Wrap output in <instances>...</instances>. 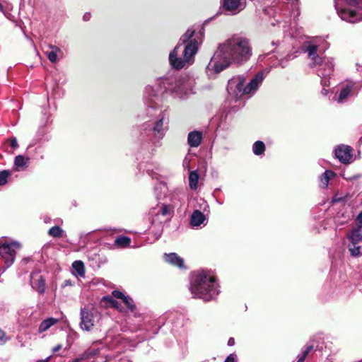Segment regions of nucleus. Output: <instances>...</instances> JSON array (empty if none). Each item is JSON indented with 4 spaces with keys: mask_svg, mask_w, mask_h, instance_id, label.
<instances>
[{
    "mask_svg": "<svg viewBox=\"0 0 362 362\" xmlns=\"http://www.w3.org/2000/svg\"><path fill=\"white\" fill-rule=\"evenodd\" d=\"M64 230L58 226H54L49 229L48 235L53 238H61L63 236Z\"/></svg>",
    "mask_w": 362,
    "mask_h": 362,
    "instance_id": "nucleus-30",
    "label": "nucleus"
},
{
    "mask_svg": "<svg viewBox=\"0 0 362 362\" xmlns=\"http://www.w3.org/2000/svg\"><path fill=\"white\" fill-rule=\"evenodd\" d=\"M131 238L127 236L120 235L115 238L114 245L117 248H125L129 245Z\"/></svg>",
    "mask_w": 362,
    "mask_h": 362,
    "instance_id": "nucleus-22",
    "label": "nucleus"
},
{
    "mask_svg": "<svg viewBox=\"0 0 362 362\" xmlns=\"http://www.w3.org/2000/svg\"><path fill=\"white\" fill-rule=\"evenodd\" d=\"M302 51L308 54L310 61V66L316 69L317 74L322 78V84L327 85V76H331L334 71V59L321 57L317 54L318 44L316 41H307L302 45Z\"/></svg>",
    "mask_w": 362,
    "mask_h": 362,
    "instance_id": "nucleus-5",
    "label": "nucleus"
},
{
    "mask_svg": "<svg viewBox=\"0 0 362 362\" xmlns=\"http://www.w3.org/2000/svg\"><path fill=\"white\" fill-rule=\"evenodd\" d=\"M359 90L360 86L356 82L347 81L340 86L339 94L334 97V100L338 103H346L349 97L357 95Z\"/></svg>",
    "mask_w": 362,
    "mask_h": 362,
    "instance_id": "nucleus-9",
    "label": "nucleus"
},
{
    "mask_svg": "<svg viewBox=\"0 0 362 362\" xmlns=\"http://www.w3.org/2000/svg\"><path fill=\"white\" fill-rule=\"evenodd\" d=\"M112 294L114 298H117V299H121L122 300L126 296L125 294H124L122 292H121L120 291H118V290L113 291Z\"/></svg>",
    "mask_w": 362,
    "mask_h": 362,
    "instance_id": "nucleus-37",
    "label": "nucleus"
},
{
    "mask_svg": "<svg viewBox=\"0 0 362 362\" xmlns=\"http://www.w3.org/2000/svg\"><path fill=\"white\" fill-rule=\"evenodd\" d=\"M123 303L126 305L127 310L134 313L136 310L134 300L129 296H126L122 300Z\"/></svg>",
    "mask_w": 362,
    "mask_h": 362,
    "instance_id": "nucleus-28",
    "label": "nucleus"
},
{
    "mask_svg": "<svg viewBox=\"0 0 362 362\" xmlns=\"http://www.w3.org/2000/svg\"><path fill=\"white\" fill-rule=\"evenodd\" d=\"M339 199H334V202H338Z\"/></svg>",
    "mask_w": 362,
    "mask_h": 362,
    "instance_id": "nucleus-54",
    "label": "nucleus"
},
{
    "mask_svg": "<svg viewBox=\"0 0 362 362\" xmlns=\"http://www.w3.org/2000/svg\"><path fill=\"white\" fill-rule=\"evenodd\" d=\"M82 360L81 359L80 356H78L77 358L69 361V362H81Z\"/></svg>",
    "mask_w": 362,
    "mask_h": 362,
    "instance_id": "nucleus-49",
    "label": "nucleus"
},
{
    "mask_svg": "<svg viewBox=\"0 0 362 362\" xmlns=\"http://www.w3.org/2000/svg\"><path fill=\"white\" fill-rule=\"evenodd\" d=\"M347 238L351 244L362 243V228L356 226L350 231Z\"/></svg>",
    "mask_w": 362,
    "mask_h": 362,
    "instance_id": "nucleus-18",
    "label": "nucleus"
},
{
    "mask_svg": "<svg viewBox=\"0 0 362 362\" xmlns=\"http://www.w3.org/2000/svg\"><path fill=\"white\" fill-rule=\"evenodd\" d=\"M224 362H237V356L231 354L226 358Z\"/></svg>",
    "mask_w": 362,
    "mask_h": 362,
    "instance_id": "nucleus-40",
    "label": "nucleus"
},
{
    "mask_svg": "<svg viewBox=\"0 0 362 362\" xmlns=\"http://www.w3.org/2000/svg\"><path fill=\"white\" fill-rule=\"evenodd\" d=\"M274 51L264 52L259 55L258 61L264 62L267 65L272 67L281 66L286 67V62L296 56L287 54L284 58L273 54Z\"/></svg>",
    "mask_w": 362,
    "mask_h": 362,
    "instance_id": "nucleus-11",
    "label": "nucleus"
},
{
    "mask_svg": "<svg viewBox=\"0 0 362 362\" xmlns=\"http://www.w3.org/2000/svg\"><path fill=\"white\" fill-rule=\"evenodd\" d=\"M252 152L255 156H262L264 154L266 151V146L262 141H256L252 144Z\"/></svg>",
    "mask_w": 362,
    "mask_h": 362,
    "instance_id": "nucleus-23",
    "label": "nucleus"
},
{
    "mask_svg": "<svg viewBox=\"0 0 362 362\" xmlns=\"http://www.w3.org/2000/svg\"><path fill=\"white\" fill-rule=\"evenodd\" d=\"M150 171H151V170H150L149 168L146 169V172H147V173H148L149 175L152 176V175L151 174Z\"/></svg>",
    "mask_w": 362,
    "mask_h": 362,
    "instance_id": "nucleus-52",
    "label": "nucleus"
},
{
    "mask_svg": "<svg viewBox=\"0 0 362 362\" xmlns=\"http://www.w3.org/2000/svg\"><path fill=\"white\" fill-rule=\"evenodd\" d=\"M172 317L176 318V322H175V325H174L175 328L183 325V317L180 314H173Z\"/></svg>",
    "mask_w": 362,
    "mask_h": 362,
    "instance_id": "nucleus-36",
    "label": "nucleus"
},
{
    "mask_svg": "<svg viewBox=\"0 0 362 362\" xmlns=\"http://www.w3.org/2000/svg\"><path fill=\"white\" fill-rule=\"evenodd\" d=\"M30 158L22 155L15 157L14 166L17 171L25 170L28 167Z\"/></svg>",
    "mask_w": 362,
    "mask_h": 362,
    "instance_id": "nucleus-20",
    "label": "nucleus"
},
{
    "mask_svg": "<svg viewBox=\"0 0 362 362\" xmlns=\"http://www.w3.org/2000/svg\"><path fill=\"white\" fill-rule=\"evenodd\" d=\"M30 284L33 289L38 293H45L46 288L45 279L40 271H33L30 274Z\"/></svg>",
    "mask_w": 362,
    "mask_h": 362,
    "instance_id": "nucleus-13",
    "label": "nucleus"
},
{
    "mask_svg": "<svg viewBox=\"0 0 362 362\" xmlns=\"http://www.w3.org/2000/svg\"><path fill=\"white\" fill-rule=\"evenodd\" d=\"M349 250L352 256L357 257L362 255V244H349Z\"/></svg>",
    "mask_w": 362,
    "mask_h": 362,
    "instance_id": "nucleus-27",
    "label": "nucleus"
},
{
    "mask_svg": "<svg viewBox=\"0 0 362 362\" xmlns=\"http://www.w3.org/2000/svg\"><path fill=\"white\" fill-rule=\"evenodd\" d=\"M129 362H132V361H129Z\"/></svg>",
    "mask_w": 362,
    "mask_h": 362,
    "instance_id": "nucleus-55",
    "label": "nucleus"
},
{
    "mask_svg": "<svg viewBox=\"0 0 362 362\" xmlns=\"http://www.w3.org/2000/svg\"><path fill=\"white\" fill-rule=\"evenodd\" d=\"M327 85H323L322 83L321 82V85L322 86L323 88L322 90V94L324 95H326L327 93H328V90L325 88V87H327L329 86V78H330V76H327Z\"/></svg>",
    "mask_w": 362,
    "mask_h": 362,
    "instance_id": "nucleus-38",
    "label": "nucleus"
},
{
    "mask_svg": "<svg viewBox=\"0 0 362 362\" xmlns=\"http://www.w3.org/2000/svg\"><path fill=\"white\" fill-rule=\"evenodd\" d=\"M71 285H72V281H71L70 279H66V280L63 282V284H62V286L63 288H64V287H66V286H71Z\"/></svg>",
    "mask_w": 362,
    "mask_h": 362,
    "instance_id": "nucleus-43",
    "label": "nucleus"
},
{
    "mask_svg": "<svg viewBox=\"0 0 362 362\" xmlns=\"http://www.w3.org/2000/svg\"><path fill=\"white\" fill-rule=\"evenodd\" d=\"M356 221V226L362 228V211L357 216Z\"/></svg>",
    "mask_w": 362,
    "mask_h": 362,
    "instance_id": "nucleus-41",
    "label": "nucleus"
},
{
    "mask_svg": "<svg viewBox=\"0 0 362 362\" xmlns=\"http://www.w3.org/2000/svg\"><path fill=\"white\" fill-rule=\"evenodd\" d=\"M6 334L4 331L0 329V344H4L6 342Z\"/></svg>",
    "mask_w": 362,
    "mask_h": 362,
    "instance_id": "nucleus-42",
    "label": "nucleus"
},
{
    "mask_svg": "<svg viewBox=\"0 0 362 362\" xmlns=\"http://www.w3.org/2000/svg\"><path fill=\"white\" fill-rule=\"evenodd\" d=\"M194 30L188 29L180 38L177 45L169 54L170 66L179 70L192 65L194 62L199 45L195 39H192Z\"/></svg>",
    "mask_w": 362,
    "mask_h": 362,
    "instance_id": "nucleus-4",
    "label": "nucleus"
},
{
    "mask_svg": "<svg viewBox=\"0 0 362 362\" xmlns=\"http://www.w3.org/2000/svg\"><path fill=\"white\" fill-rule=\"evenodd\" d=\"M264 78V73L260 71L245 85L246 81L243 76H234L228 82L227 91L235 100L245 95L254 94L262 83Z\"/></svg>",
    "mask_w": 362,
    "mask_h": 362,
    "instance_id": "nucleus-6",
    "label": "nucleus"
},
{
    "mask_svg": "<svg viewBox=\"0 0 362 362\" xmlns=\"http://www.w3.org/2000/svg\"><path fill=\"white\" fill-rule=\"evenodd\" d=\"M62 348V346L61 344H58V345L55 346L54 347H53L52 351H53V353H56L58 351H59Z\"/></svg>",
    "mask_w": 362,
    "mask_h": 362,
    "instance_id": "nucleus-44",
    "label": "nucleus"
},
{
    "mask_svg": "<svg viewBox=\"0 0 362 362\" xmlns=\"http://www.w3.org/2000/svg\"><path fill=\"white\" fill-rule=\"evenodd\" d=\"M192 81L188 76L171 75L159 78L153 86L146 87L145 109L141 117L148 119L139 127L141 141H151L156 148L161 146L169 127V115L160 105L161 96L166 93L182 98L192 90Z\"/></svg>",
    "mask_w": 362,
    "mask_h": 362,
    "instance_id": "nucleus-1",
    "label": "nucleus"
},
{
    "mask_svg": "<svg viewBox=\"0 0 362 362\" xmlns=\"http://www.w3.org/2000/svg\"><path fill=\"white\" fill-rule=\"evenodd\" d=\"M313 346H308L298 356V361L296 362H304L308 354L313 350Z\"/></svg>",
    "mask_w": 362,
    "mask_h": 362,
    "instance_id": "nucleus-32",
    "label": "nucleus"
},
{
    "mask_svg": "<svg viewBox=\"0 0 362 362\" xmlns=\"http://www.w3.org/2000/svg\"><path fill=\"white\" fill-rule=\"evenodd\" d=\"M51 48V51L46 52V55L52 63H54L57 61V53L60 52V49L56 46H52Z\"/></svg>",
    "mask_w": 362,
    "mask_h": 362,
    "instance_id": "nucleus-29",
    "label": "nucleus"
},
{
    "mask_svg": "<svg viewBox=\"0 0 362 362\" xmlns=\"http://www.w3.org/2000/svg\"><path fill=\"white\" fill-rule=\"evenodd\" d=\"M102 300L109 303L114 308H119V302L114 299L112 296H105L103 297Z\"/></svg>",
    "mask_w": 362,
    "mask_h": 362,
    "instance_id": "nucleus-35",
    "label": "nucleus"
},
{
    "mask_svg": "<svg viewBox=\"0 0 362 362\" xmlns=\"http://www.w3.org/2000/svg\"><path fill=\"white\" fill-rule=\"evenodd\" d=\"M313 346H308L298 356V361L296 362H304L308 354L313 350Z\"/></svg>",
    "mask_w": 362,
    "mask_h": 362,
    "instance_id": "nucleus-33",
    "label": "nucleus"
},
{
    "mask_svg": "<svg viewBox=\"0 0 362 362\" xmlns=\"http://www.w3.org/2000/svg\"><path fill=\"white\" fill-rule=\"evenodd\" d=\"M97 317L98 311L96 310L87 307L81 308L80 310V328L83 331H91L95 326Z\"/></svg>",
    "mask_w": 362,
    "mask_h": 362,
    "instance_id": "nucleus-10",
    "label": "nucleus"
},
{
    "mask_svg": "<svg viewBox=\"0 0 362 362\" xmlns=\"http://www.w3.org/2000/svg\"><path fill=\"white\" fill-rule=\"evenodd\" d=\"M206 221L205 215L199 210H195L191 215L190 224L193 227L200 226Z\"/></svg>",
    "mask_w": 362,
    "mask_h": 362,
    "instance_id": "nucleus-19",
    "label": "nucleus"
},
{
    "mask_svg": "<svg viewBox=\"0 0 362 362\" xmlns=\"http://www.w3.org/2000/svg\"><path fill=\"white\" fill-rule=\"evenodd\" d=\"M170 212V209L168 205H163L160 208H158L156 209V216L153 218V219L151 221V226L150 227L149 230H153V226H155L156 227V238H158L162 233L163 227H162V221H159L157 223V219L160 216H167Z\"/></svg>",
    "mask_w": 362,
    "mask_h": 362,
    "instance_id": "nucleus-15",
    "label": "nucleus"
},
{
    "mask_svg": "<svg viewBox=\"0 0 362 362\" xmlns=\"http://www.w3.org/2000/svg\"><path fill=\"white\" fill-rule=\"evenodd\" d=\"M11 173L9 170H4L0 171V185H5L8 182V178Z\"/></svg>",
    "mask_w": 362,
    "mask_h": 362,
    "instance_id": "nucleus-34",
    "label": "nucleus"
},
{
    "mask_svg": "<svg viewBox=\"0 0 362 362\" xmlns=\"http://www.w3.org/2000/svg\"><path fill=\"white\" fill-rule=\"evenodd\" d=\"M252 55L250 40L240 35H233L218 45L205 72L209 78H215L232 64L241 65L247 62Z\"/></svg>",
    "mask_w": 362,
    "mask_h": 362,
    "instance_id": "nucleus-2",
    "label": "nucleus"
},
{
    "mask_svg": "<svg viewBox=\"0 0 362 362\" xmlns=\"http://www.w3.org/2000/svg\"><path fill=\"white\" fill-rule=\"evenodd\" d=\"M98 352L99 351L98 349H88L86 351H84L82 354L79 355V356L81 359L83 361L93 357L94 356L98 354Z\"/></svg>",
    "mask_w": 362,
    "mask_h": 362,
    "instance_id": "nucleus-31",
    "label": "nucleus"
},
{
    "mask_svg": "<svg viewBox=\"0 0 362 362\" xmlns=\"http://www.w3.org/2000/svg\"><path fill=\"white\" fill-rule=\"evenodd\" d=\"M272 46H275V45H276V42H272Z\"/></svg>",
    "mask_w": 362,
    "mask_h": 362,
    "instance_id": "nucleus-53",
    "label": "nucleus"
},
{
    "mask_svg": "<svg viewBox=\"0 0 362 362\" xmlns=\"http://www.w3.org/2000/svg\"><path fill=\"white\" fill-rule=\"evenodd\" d=\"M0 11L4 14L5 16L7 17V14L5 12L4 8H3V6L1 5V4H0Z\"/></svg>",
    "mask_w": 362,
    "mask_h": 362,
    "instance_id": "nucleus-50",
    "label": "nucleus"
},
{
    "mask_svg": "<svg viewBox=\"0 0 362 362\" xmlns=\"http://www.w3.org/2000/svg\"><path fill=\"white\" fill-rule=\"evenodd\" d=\"M203 134L200 131L194 130L190 132L187 136V144L190 147H198L202 141Z\"/></svg>",
    "mask_w": 362,
    "mask_h": 362,
    "instance_id": "nucleus-16",
    "label": "nucleus"
},
{
    "mask_svg": "<svg viewBox=\"0 0 362 362\" xmlns=\"http://www.w3.org/2000/svg\"><path fill=\"white\" fill-rule=\"evenodd\" d=\"M273 10V7L267 8L264 9V12L267 15H270V11Z\"/></svg>",
    "mask_w": 362,
    "mask_h": 362,
    "instance_id": "nucleus-47",
    "label": "nucleus"
},
{
    "mask_svg": "<svg viewBox=\"0 0 362 362\" xmlns=\"http://www.w3.org/2000/svg\"><path fill=\"white\" fill-rule=\"evenodd\" d=\"M164 260L170 264L177 267L179 268L184 267V260L176 253L172 252L169 254H164Z\"/></svg>",
    "mask_w": 362,
    "mask_h": 362,
    "instance_id": "nucleus-17",
    "label": "nucleus"
},
{
    "mask_svg": "<svg viewBox=\"0 0 362 362\" xmlns=\"http://www.w3.org/2000/svg\"><path fill=\"white\" fill-rule=\"evenodd\" d=\"M51 358V356L47 357L45 359H40V360H38L36 362H49V359Z\"/></svg>",
    "mask_w": 362,
    "mask_h": 362,
    "instance_id": "nucleus-46",
    "label": "nucleus"
},
{
    "mask_svg": "<svg viewBox=\"0 0 362 362\" xmlns=\"http://www.w3.org/2000/svg\"><path fill=\"white\" fill-rule=\"evenodd\" d=\"M352 148L347 145H339L334 150L335 157L344 164L350 163L352 158Z\"/></svg>",
    "mask_w": 362,
    "mask_h": 362,
    "instance_id": "nucleus-14",
    "label": "nucleus"
},
{
    "mask_svg": "<svg viewBox=\"0 0 362 362\" xmlns=\"http://www.w3.org/2000/svg\"><path fill=\"white\" fill-rule=\"evenodd\" d=\"M335 173L329 170L325 171L323 174L320 177V185L322 188H326L328 186L329 180L332 177L335 176Z\"/></svg>",
    "mask_w": 362,
    "mask_h": 362,
    "instance_id": "nucleus-21",
    "label": "nucleus"
},
{
    "mask_svg": "<svg viewBox=\"0 0 362 362\" xmlns=\"http://www.w3.org/2000/svg\"><path fill=\"white\" fill-rule=\"evenodd\" d=\"M199 176L197 170H192L189 175V186L191 189L196 190L198 188V182Z\"/></svg>",
    "mask_w": 362,
    "mask_h": 362,
    "instance_id": "nucleus-24",
    "label": "nucleus"
},
{
    "mask_svg": "<svg viewBox=\"0 0 362 362\" xmlns=\"http://www.w3.org/2000/svg\"><path fill=\"white\" fill-rule=\"evenodd\" d=\"M288 0H276V2L277 3H279V2H282V3H286L287 2ZM274 2H276V0H274Z\"/></svg>",
    "mask_w": 362,
    "mask_h": 362,
    "instance_id": "nucleus-51",
    "label": "nucleus"
},
{
    "mask_svg": "<svg viewBox=\"0 0 362 362\" xmlns=\"http://www.w3.org/2000/svg\"><path fill=\"white\" fill-rule=\"evenodd\" d=\"M234 344H235L234 339L233 338H230L229 340H228V344L229 346H233V345H234Z\"/></svg>",
    "mask_w": 362,
    "mask_h": 362,
    "instance_id": "nucleus-48",
    "label": "nucleus"
},
{
    "mask_svg": "<svg viewBox=\"0 0 362 362\" xmlns=\"http://www.w3.org/2000/svg\"><path fill=\"white\" fill-rule=\"evenodd\" d=\"M334 7L343 21L351 23L362 21V0H334Z\"/></svg>",
    "mask_w": 362,
    "mask_h": 362,
    "instance_id": "nucleus-7",
    "label": "nucleus"
},
{
    "mask_svg": "<svg viewBox=\"0 0 362 362\" xmlns=\"http://www.w3.org/2000/svg\"><path fill=\"white\" fill-rule=\"evenodd\" d=\"M189 290L193 298L202 299L205 302L216 299L220 293L216 275L213 271L208 269L192 273Z\"/></svg>",
    "mask_w": 362,
    "mask_h": 362,
    "instance_id": "nucleus-3",
    "label": "nucleus"
},
{
    "mask_svg": "<svg viewBox=\"0 0 362 362\" xmlns=\"http://www.w3.org/2000/svg\"><path fill=\"white\" fill-rule=\"evenodd\" d=\"M58 322V320L49 317L46 320H44L39 326V332L40 333L47 331L49 328H50L52 325L56 324Z\"/></svg>",
    "mask_w": 362,
    "mask_h": 362,
    "instance_id": "nucleus-25",
    "label": "nucleus"
},
{
    "mask_svg": "<svg viewBox=\"0 0 362 362\" xmlns=\"http://www.w3.org/2000/svg\"><path fill=\"white\" fill-rule=\"evenodd\" d=\"M10 146L13 149L17 148L18 147L17 139L16 137H12L10 139Z\"/></svg>",
    "mask_w": 362,
    "mask_h": 362,
    "instance_id": "nucleus-39",
    "label": "nucleus"
},
{
    "mask_svg": "<svg viewBox=\"0 0 362 362\" xmlns=\"http://www.w3.org/2000/svg\"><path fill=\"white\" fill-rule=\"evenodd\" d=\"M90 18V13H86L83 16V19L85 21H89Z\"/></svg>",
    "mask_w": 362,
    "mask_h": 362,
    "instance_id": "nucleus-45",
    "label": "nucleus"
},
{
    "mask_svg": "<svg viewBox=\"0 0 362 362\" xmlns=\"http://www.w3.org/2000/svg\"><path fill=\"white\" fill-rule=\"evenodd\" d=\"M21 248V244L17 241L6 242L0 245V257L4 261L3 272L14 262L16 252Z\"/></svg>",
    "mask_w": 362,
    "mask_h": 362,
    "instance_id": "nucleus-8",
    "label": "nucleus"
},
{
    "mask_svg": "<svg viewBox=\"0 0 362 362\" xmlns=\"http://www.w3.org/2000/svg\"><path fill=\"white\" fill-rule=\"evenodd\" d=\"M221 6L224 12L230 15H236L246 6L245 0H221Z\"/></svg>",
    "mask_w": 362,
    "mask_h": 362,
    "instance_id": "nucleus-12",
    "label": "nucleus"
},
{
    "mask_svg": "<svg viewBox=\"0 0 362 362\" xmlns=\"http://www.w3.org/2000/svg\"><path fill=\"white\" fill-rule=\"evenodd\" d=\"M72 268L74 269L78 276H79L80 277H84L85 266L82 261H74L72 264Z\"/></svg>",
    "mask_w": 362,
    "mask_h": 362,
    "instance_id": "nucleus-26",
    "label": "nucleus"
}]
</instances>
